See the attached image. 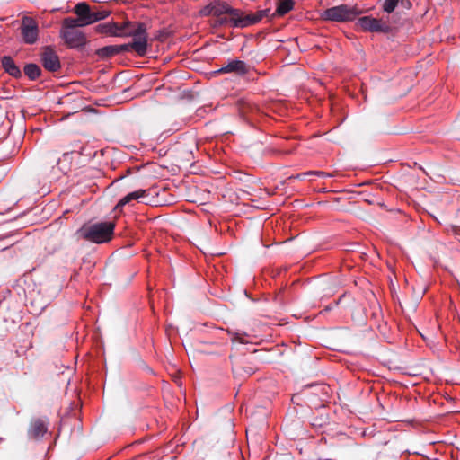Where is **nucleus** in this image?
<instances>
[{
    "label": "nucleus",
    "instance_id": "obj_10",
    "mask_svg": "<svg viewBox=\"0 0 460 460\" xmlns=\"http://www.w3.org/2000/svg\"><path fill=\"white\" fill-rule=\"evenodd\" d=\"M270 9L261 10L252 14H244V13L241 10V20L237 21L236 25H239L240 28H245L256 24L260 22L264 17H268Z\"/></svg>",
    "mask_w": 460,
    "mask_h": 460
},
{
    "label": "nucleus",
    "instance_id": "obj_13",
    "mask_svg": "<svg viewBox=\"0 0 460 460\" xmlns=\"http://www.w3.org/2000/svg\"><path fill=\"white\" fill-rule=\"evenodd\" d=\"M211 8L213 11V15L216 17H220L224 14L234 15V17L240 14V9L233 8L226 2L220 0L212 1Z\"/></svg>",
    "mask_w": 460,
    "mask_h": 460
},
{
    "label": "nucleus",
    "instance_id": "obj_17",
    "mask_svg": "<svg viewBox=\"0 0 460 460\" xmlns=\"http://www.w3.org/2000/svg\"><path fill=\"white\" fill-rule=\"evenodd\" d=\"M47 425L40 419H36L31 422L29 436L32 438H40L47 432Z\"/></svg>",
    "mask_w": 460,
    "mask_h": 460
},
{
    "label": "nucleus",
    "instance_id": "obj_1",
    "mask_svg": "<svg viewBox=\"0 0 460 460\" xmlns=\"http://www.w3.org/2000/svg\"><path fill=\"white\" fill-rule=\"evenodd\" d=\"M147 26L144 22L125 21L121 22V37H133V50L140 57L147 51L148 34Z\"/></svg>",
    "mask_w": 460,
    "mask_h": 460
},
{
    "label": "nucleus",
    "instance_id": "obj_8",
    "mask_svg": "<svg viewBox=\"0 0 460 460\" xmlns=\"http://www.w3.org/2000/svg\"><path fill=\"white\" fill-rule=\"evenodd\" d=\"M40 60L44 68L49 72H56L61 66L58 56L50 47L44 49L40 55Z\"/></svg>",
    "mask_w": 460,
    "mask_h": 460
},
{
    "label": "nucleus",
    "instance_id": "obj_14",
    "mask_svg": "<svg viewBox=\"0 0 460 460\" xmlns=\"http://www.w3.org/2000/svg\"><path fill=\"white\" fill-rule=\"evenodd\" d=\"M97 32L113 37H121V23L109 22L98 24L95 27Z\"/></svg>",
    "mask_w": 460,
    "mask_h": 460
},
{
    "label": "nucleus",
    "instance_id": "obj_20",
    "mask_svg": "<svg viewBox=\"0 0 460 460\" xmlns=\"http://www.w3.org/2000/svg\"><path fill=\"white\" fill-rule=\"evenodd\" d=\"M23 70H24L25 75L28 76V78L31 80H36L41 75L40 67L38 65L33 64V63L27 64L24 66Z\"/></svg>",
    "mask_w": 460,
    "mask_h": 460
},
{
    "label": "nucleus",
    "instance_id": "obj_26",
    "mask_svg": "<svg viewBox=\"0 0 460 460\" xmlns=\"http://www.w3.org/2000/svg\"><path fill=\"white\" fill-rule=\"evenodd\" d=\"M59 161L60 159L58 157H56L54 155H50L49 157L46 158V164L49 165L52 169H54L55 167V164H59Z\"/></svg>",
    "mask_w": 460,
    "mask_h": 460
},
{
    "label": "nucleus",
    "instance_id": "obj_18",
    "mask_svg": "<svg viewBox=\"0 0 460 460\" xmlns=\"http://www.w3.org/2000/svg\"><path fill=\"white\" fill-rule=\"evenodd\" d=\"M294 5L295 2L293 0H278L277 8L272 17L287 14L294 8Z\"/></svg>",
    "mask_w": 460,
    "mask_h": 460
},
{
    "label": "nucleus",
    "instance_id": "obj_3",
    "mask_svg": "<svg viewBox=\"0 0 460 460\" xmlns=\"http://www.w3.org/2000/svg\"><path fill=\"white\" fill-rule=\"evenodd\" d=\"M81 25L75 22L72 17L65 18L62 22L60 37L67 47L79 49L86 44L85 34L80 30Z\"/></svg>",
    "mask_w": 460,
    "mask_h": 460
},
{
    "label": "nucleus",
    "instance_id": "obj_25",
    "mask_svg": "<svg viewBox=\"0 0 460 460\" xmlns=\"http://www.w3.org/2000/svg\"><path fill=\"white\" fill-rule=\"evenodd\" d=\"M115 48L117 49V54L128 51L129 49H133V45L131 43L128 44H121V45H115Z\"/></svg>",
    "mask_w": 460,
    "mask_h": 460
},
{
    "label": "nucleus",
    "instance_id": "obj_19",
    "mask_svg": "<svg viewBox=\"0 0 460 460\" xmlns=\"http://www.w3.org/2000/svg\"><path fill=\"white\" fill-rule=\"evenodd\" d=\"M146 194V190H138L134 192L128 193L118 202L117 206L115 207V209H121V208L126 204L129 203L132 200H136L140 197H144Z\"/></svg>",
    "mask_w": 460,
    "mask_h": 460
},
{
    "label": "nucleus",
    "instance_id": "obj_7",
    "mask_svg": "<svg viewBox=\"0 0 460 460\" xmlns=\"http://www.w3.org/2000/svg\"><path fill=\"white\" fill-rule=\"evenodd\" d=\"M21 31L27 44H33L38 40L39 29L37 22L31 17L24 16L22 21Z\"/></svg>",
    "mask_w": 460,
    "mask_h": 460
},
{
    "label": "nucleus",
    "instance_id": "obj_27",
    "mask_svg": "<svg viewBox=\"0 0 460 460\" xmlns=\"http://www.w3.org/2000/svg\"><path fill=\"white\" fill-rule=\"evenodd\" d=\"M212 2H210L208 5L204 6L201 10H200V14L202 16H208V15H213V11H212Z\"/></svg>",
    "mask_w": 460,
    "mask_h": 460
},
{
    "label": "nucleus",
    "instance_id": "obj_11",
    "mask_svg": "<svg viewBox=\"0 0 460 460\" xmlns=\"http://www.w3.org/2000/svg\"><path fill=\"white\" fill-rule=\"evenodd\" d=\"M270 9L261 10L252 14H244V13L241 10V20L237 21L236 25H239L240 28H245L256 24L260 22L264 17H268Z\"/></svg>",
    "mask_w": 460,
    "mask_h": 460
},
{
    "label": "nucleus",
    "instance_id": "obj_15",
    "mask_svg": "<svg viewBox=\"0 0 460 460\" xmlns=\"http://www.w3.org/2000/svg\"><path fill=\"white\" fill-rule=\"evenodd\" d=\"M219 73H234L239 75H245L248 72V66L241 60H231L226 66H222Z\"/></svg>",
    "mask_w": 460,
    "mask_h": 460
},
{
    "label": "nucleus",
    "instance_id": "obj_2",
    "mask_svg": "<svg viewBox=\"0 0 460 460\" xmlns=\"http://www.w3.org/2000/svg\"><path fill=\"white\" fill-rule=\"evenodd\" d=\"M115 228L114 222H100L83 226L77 232L79 237L94 243H107L111 240Z\"/></svg>",
    "mask_w": 460,
    "mask_h": 460
},
{
    "label": "nucleus",
    "instance_id": "obj_22",
    "mask_svg": "<svg viewBox=\"0 0 460 460\" xmlns=\"http://www.w3.org/2000/svg\"><path fill=\"white\" fill-rule=\"evenodd\" d=\"M240 15L241 13L239 15L234 16L235 20H234V15H228L229 17H223L222 15L220 17H217V22L221 26L229 25L233 28H240L239 25H236L237 21L241 20Z\"/></svg>",
    "mask_w": 460,
    "mask_h": 460
},
{
    "label": "nucleus",
    "instance_id": "obj_24",
    "mask_svg": "<svg viewBox=\"0 0 460 460\" xmlns=\"http://www.w3.org/2000/svg\"><path fill=\"white\" fill-rule=\"evenodd\" d=\"M245 336H247L245 333L234 332L232 336V341L240 343H247L248 341L245 339Z\"/></svg>",
    "mask_w": 460,
    "mask_h": 460
},
{
    "label": "nucleus",
    "instance_id": "obj_9",
    "mask_svg": "<svg viewBox=\"0 0 460 460\" xmlns=\"http://www.w3.org/2000/svg\"><path fill=\"white\" fill-rule=\"evenodd\" d=\"M270 9L261 10L252 14H244V13L241 10V20L237 21L236 25H239L240 28H245L256 24L260 22L264 17H268Z\"/></svg>",
    "mask_w": 460,
    "mask_h": 460
},
{
    "label": "nucleus",
    "instance_id": "obj_28",
    "mask_svg": "<svg viewBox=\"0 0 460 460\" xmlns=\"http://www.w3.org/2000/svg\"><path fill=\"white\" fill-rule=\"evenodd\" d=\"M399 3L401 4V6H402L405 9L411 8V2L410 0H399Z\"/></svg>",
    "mask_w": 460,
    "mask_h": 460
},
{
    "label": "nucleus",
    "instance_id": "obj_16",
    "mask_svg": "<svg viewBox=\"0 0 460 460\" xmlns=\"http://www.w3.org/2000/svg\"><path fill=\"white\" fill-rule=\"evenodd\" d=\"M2 67L4 72L9 74L11 76L19 78L22 76L20 68L16 66L13 59L10 56H4L1 58Z\"/></svg>",
    "mask_w": 460,
    "mask_h": 460
},
{
    "label": "nucleus",
    "instance_id": "obj_12",
    "mask_svg": "<svg viewBox=\"0 0 460 460\" xmlns=\"http://www.w3.org/2000/svg\"><path fill=\"white\" fill-rule=\"evenodd\" d=\"M270 9L261 10L252 14H244V13L241 10V20L237 21L236 25H239L240 28H245L256 24L260 22L264 17H268Z\"/></svg>",
    "mask_w": 460,
    "mask_h": 460
},
{
    "label": "nucleus",
    "instance_id": "obj_30",
    "mask_svg": "<svg viewBox=\"0 0 460 460\" xmlns=\"http://www.w3.org/2000/svg\"><path fill=\"white\" fill-rule=\"evenodd\" d=\"M244 371L248 374V376H251L252 373H254V369L252 367H247L244 369Z\"/></svg>",
    "mask_w": 460,
    "mask_h": 460
},
{
    "label": "nucleus",
    "instance_id": "obj_4",
    "mask_svg": "<svg viewBox=\"0 0 460 460\" xmlns=\"http://www.w3.org/2000/svg\"><path fill=\"white\" fill-rule=\"evenodd\" d=\"M74 13L77 15V18H73V20L82 27L103 20L111 13L108 10H100L97 7L92 8L85 2L78 3L74 7Z\"/></svg>",
    "mask_w": 460,
    "mask_h": 460
},
{
    "label": "nucleus",
    "instance_id": "obj_21",
    "mask_svg": "<svg viewBox=\"0 0 460 460\" xmlns=\"http://www.w3.org/2000/svg\"><path fill=\"white\" fill-rule=\"evenodd\" d=\"M96 54L102 59L111 58L117 54L115 45L105 46L96 50Z\"/></svg>",
    "mask_w": 460,
    "mask_h": 460
},
{
    "label": "nucleus",
    "instance_id": "obj_6",
    "mask_svg": "<svg viewBox=\"0 0 460 460\" xmlns=\"http://www.w3.org/2000/svg\"><path fill=\"white\" fill-rule=\"evenodd\" d=\"M358 25L363 31L389 33L392 31L387 22L371 16L360 17L358 20Z\"/></svg>",
    "mask_w": 460,
    "mask_h": 460
},
{
    "label": "nucleus",
    "instance_id": "obj_31",
    "mask_svg": "<svg viewBox=\"0 0 460 460\" xmlns=\"http://www.w3.org/2000/svg\"><path fill=\"white\" fill-rule=\"evenodd\" d=\"M332 307H333V305H330L326 306L324 310L330 311L331 309H332Z\"/></svg>",
    "mask_w": 460,
    "mask_h": 460
},
{
    "label": "nucleus",
    "instance_id": "obj_29",
    "mask_svg": "<svg viewBox=\"0 0 460 460\" xmlns=\"http://www.w3.org/2000/svg\"><path fill=\"white\" fill-rule=\"evenodd\" d=\"M308 173L309 174H317V175H327L326 173H324L323 172H321V171L309 172Z\"/></svg>",
    "mask_w": 460,
    "mask_h": 460
},
{
    "label": "nucleus",
    "instance_id": "obj_5",
    "mask_svg": "<svg viewBox=\"0 0 460 460\" xmlns=\"http://www.w3.org/2000/svg\"><path fill=\"white\" fill-rule=\"evenodd\" d=\"M363 13L356 6L340 4L338 6L326 9L323 13V18L326 21L337 22H351Z\"/></svg>",
    "mask_w": 460,
    "mask_h": 460
},
{
    "label": "nucleus",
    "instance_id": "obj_23",
    "mask_svg": "<svg viewBox=\"0 0 460 460\" xmlns=\"http://www.w3.org/2000/svg\"><path fill=\"white\" fill-rule=\"evenodd\" d=\"M398 4L399 0H385L383 3V10L388 13H391L394 11Z\"/></svg>",
    "mask_w": 460,
    "mask_h": 460
}]
</instances>
